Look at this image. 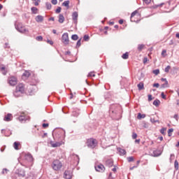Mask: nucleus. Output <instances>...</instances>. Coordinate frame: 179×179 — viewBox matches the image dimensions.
I'll use <instances>...</instances> for the list:
<instances>
[{
  "label": "nucleus",
  "instance_id": "nucleus-31",
  "mask_svg": "<svg viewBox=\"0 0 179 179\" xmlns=\"http://www.w3.org/2000/svg\"><path fill=\"white\" fill-rule=\"evenodd\" d=\"M153 105L155 106V107H159V106L160 105V100L159 99H155L153 101Z\"/></svg>",
  "mask_w": 179,
  "mask_h": 179
},
{
  "label": "nucleus",
  "instance_id": "nucleus-7",
  "mask_svg": "<svg viewBox=\"0 0 179 179\" xmlns=\"http://www.w3.org/2000/svg\"><path fill=\"white\" fill-rule=\"evenodd\" d=\"M87 145L91 149H94L97 146V140L94 138H90L87 141Z\"/></svg>",
  "mask_w": 179,
  "mask_h": 179
},
{
  "label": "nucleus",
  "instance_id": "nucleus-2",
  "mask_svg": "<svg viewBox=\"0 0 179 179\" xmlns=\"http://www.w3.org/2000/svg\"><path fill=\"white\" fill-rule=\"evenodd\" d=\"M22 160L23 162H21L20 164L26 168L30 167V166H33V162H34L33 155H31L30 153L25 154L22 158Z\"/></svg>",
  "mask_w": 179,
  "mask_h": 179
},
{
  "label": "nucleus",
  "instance_id": "nucleus-6",
  "mask_svg": "<svg viewBox=\"0 0 179 179\" xmlns=\"http://www.w3.org/2000/svg\"><path fill=\"white\" fill-rule=\"evenodd\" d=\"M52 168L55 171H59L62 169V162L59 159H55L52 163Z\"/></svg>",
  "mask_w": 179,
  "mask_h": 179
},
{
  "label": "nucleus",
  "instance_id": "nucleus-35",
  "mask_svg": "<svg viewBox=\"0 0 179 179\" xmlns=\"http://www.w3.org/2000/svg\"><path fill=\"white\" fill-rule=\"evenodd\" d=\"M161 87H162L163 89H164L166 87H169V81L166 80V83L162 84L161 85Z\"/></svg>",
  "mask_w": 179,
  "mask_h": 179
},
{
  "label": "nucleus",
  "instance_id": "nucleus-40",
  "mask_svg": "<svg viewBox=\"0 0 179 179\" xmlns=\"http://www.w3.org/2000/svg\"><path fill=\"white\" fill-rule=\"evenodd\" d=\"M84 41H89V40H90V36H89V35H85L84 37Z\"/></svg>",
  "mask_w": 179,
  "mask_h": 179
},
{
  "label": "nucleus",
  "instance_id": "nucleus-19",
  "mask_svg": "<svg viewBox=\"0 0 179 179\" xmlns=\"http://www.w3.org/2000/svg\"><path fill=\"white\" fill-rule=\"evenodd\" d=\"M78 12L75 11L73 13L72 17H73V20H74L76 24L78 23Z\"/></svg>",
  "mask_w": 179,
  "mask_h": 179
},
{
  "label": "nucleus",
  "instance_id": "nucleus-41",
  "mask_svg": "<svg viewBox=\"0 0 179 179\" xmlns=\"http://www.w3.org/2000/svg\"><path fill=\"white\" fill-rule=\"evenodd\" d=\"M110 96H111V95L110 94V92H106V93L104 94V98L106 99V100H107V99H110Z\"/></svg>",
  "mask_w": 179,
  "mask_h": 179
},
{
  "label": "nucleus",
  "instance_id": "nucleus-53",
  "mask_svg": "<svg viewBox=\"0 0 179 179\" xmlns=\"http://www.w3.org/2000/svg\"><path fill=\"white\" fill-rule=\"evenodd\" d=\"M47 43L48 44H50V45H54V42L50 39L47 40Z\"/></svg>",
  "mask_w": 179,
  "mask_h": 179
},
{
  "label": "nucleus",
  "instance_id": "nucleus-55",
  "mask_svg": "<svg viewBox=\"0 0 179 179\" xmlns=\"http://www.w3.org/2000/svg\"><path fill=\"white\" fill-rule=\"evenodd\" d=\"M144 3H146V5H149L150 2H152V0H143Z\"/></svg>",
  "mask_w": 179,
  "mask_h": 179
},
{
  "label": "nucleus",
  "instance_id": "nucleus-12",
  "mask_svg": "<svg viewBox=\"0 0 179 179\" xmlns=\"http://www.w3.org/2000/svg\"><path fill=\"white\" fill-rule=\"evenodd\" d=\"M8 83L10 86H15L17 84V79L15 77H10L8 78Z\"/></svg>",
  "mask_w": 179,
  "mask_h": 179
},
{
  "label": "nucleus",
  "instance_id": "nucleus-33",
  "mask_svg": "<svg viewBox=\"0 0 179 179\" xmlns=\"http://www.w3.org/2000/svg\"><path fill=\"white\" fill-rule=\"evenodd\" d=\"M146 117V115L145 114H141V113H139L137 115V118L138 120H142V118H145Z\"/></svg>",
  "mask_w": 179,
  "mask_h": 179
},
{
  "label": "nucleus",
  "instance_id": "nucleus-3",
  "mask_svg": "<svg viewBox=\"0 0 179 179\" xmlns=\"http://www.w3.org/2000/svg\"><path fill=\"white\" fill-rule=\"evenodd\" d=\"M52 136L55 141H64V139H65V130L58 129L52 134Z\"/></svg>",
  "mask_w": 179,
  "mask_h": 179
},
{
  "label": "nucleus",
  "instance_id": "nucleus-28",
  "mask_svg": "<svg viewBox=\"0 0 179 179\" xmlns=\"http://www.w3.org/2000/svg\"><path fill=\"white\" fill-rule=\"evenodd\" d=\"M143 48H145V45L143 44H139L138 45V48L137 50L139 52H141V51H142L143 50Z\"/></svg>",
  "mask_w": 179,
  "mask_h": 179
},
{
  "label": "nucleus",
  "instance_id": "nucleus-47",
  "mask_svg": "<svg viewBox=\"0 0 179 179\" xmlns=\"http://www.w3.org/2000/svg\"><path fill=\"white\" fill-rule=\"evenodd\" d=\"M62 9V8L61 7H57V8L55 10V13H61V10Z\"/></svg>",
  "mask_w": 179,
  "mask_h": 179
},
{
  "label": "nucleus",
  "instance_id": "nucleus-39",
  "mask_svg": "<svg viewBox=\"0 0 179 179\" xmlns=\"http://www.w3.org/2000/svg\"><path fill=\"white\" fill-rule=\"evenodd\" d=\"M87 76H88V78H92V77L94 78V76H96V74H94V71H92V72L88 73Z\"/></svg>",
  "mask_w": 179,
  "mask_h": 179
},
{
  "label": "nucleus",
  "instance_id": "nucleus-8",
  "mask_svg": "<svg viewBox=\"0 0 179 179\" xmlns=\"http://www.w3.org/2000/svg\"><path fill=\"white\" fill-rule=\"evenodd\" d=\"M15 29L16 30H17V31L22 33V34H24V33H29V29L22 26V24H18L17 25H15Z\"/></svg>",
  "mask_w": 179,
  "mask_h": 179
},
{
  "label": "nucleus",
  "instance_id": "nucleus-17",
  "mask_svg": "<svg viewBox=\"0 0 179 179\" xmlns=\"http://www.w3.org/2000/svg\"><path fill=\"white\" fill-rule=\"evenodd\" d=\"M3 120L6 122H9V121H12V114L8 113L3 118Z\"/></svg>",
  "mask_w": 179,
  "mask_h": 179
},
{
  "label": "nucleus",
  "instance_id": "nucleus-56",
  "mask_svg": "<svg viewBox=\"0 0 179 179\" xmlns=\"http://www.w3.org/2000/svg\"><path fill=\"white\" fill-rule=\"evenodd\" d=\"M132 138L133 139H136V138H138V134H136V133H133Z\"/></svg>",
  "mask_w": 179,
  "mask_h": 179
},
{
  "label": "nucleus",
  "instance_id": "nucleus-49",
  "mask_svg": "<svg viewBox=\"0 0 179 179\" xmlns=\"http://www.w3.org/2000/svg\"><path fill=\"white\" fill-rule=\"evenodd\" d=\"M171 69V66H167L166 68H165V72L169 73L170 72V69Z\"/></svg>",
  "mask_w": 179,
  "mask_h": 179
},
{
  "label": "nucleus",
  "instance_id": "nucleus-34",
  "mask_svg": "<svg viewBox=\"0 0 179 179\" xmlns=\"http://www.w3.org/2000/svg\"><path fill=\"white\" fill-rule=\"evenodd\" d=\"M79 38V36L78 34H73L71 36V39L73 40L74 41H76Z\"/></svg>",
  "mask_w": 179,
  "mask_h": 179
},
{
  "label": "nucleus",
  "instance_id": "nucleus-29",
  "mask_svg": "<svg viewBox=\"0 0 179 179\" xmlns=\"http://www.w3.org/2000/svg\"><path fill=\"white\" fill-rule=\"evenodd\" d=\"M62 6H66L67 9H69V0L65 1L62 3Z\"/></svg>",
  "mask_w": 179,
  "mask_h": 179
},
{
  "label": "nucleus",
  "instance_id": "nucleus-51",
  "mask_svg": "<svg viewBox=\"0 0 179 179\" xmlns=\"http://www.w3.org/2000/svg\"><path fill=\"white\" fill-rule=\"evenodd\" d=\"M127 160H128L129 163H131V162H134V157H127Z\"/></svg>",
  "mask_w": 179,
  "mask_h": 179
},
{
  "label": "nucleus",
  "instance_id": "nucleus-24",
  "mask_svg": "<svg viewBox=\"0 0 179 179\" xmlns=\"http://www.w3.org/2000/svg\"><path fill=\"white\" fill-rule=\"evenodd\" d=\"M138 90H143L145 89V85L143 83L141 82L137 85Z\"/></svg>",
  "mask_w": 179,
  "mask_h": 179
},
{
  "label": "nucleus",
  "instance_id": "nucleus-4",
  "mask_svg": "<svg viewBox=\"0 0 179 179\" xmlns=\"http://www.w3.org/2000/svg\"><path fill=\"white\" fill-rule=\"evenodd\" d=\"M24 93V87H23V84H20L16 86L15 90L13 92V96L15 97H20Z\"/></svg>",
  "mask_w": 179,
  "mask_h": 179
},
{
  "label": "nucleus",
  "instance_id": "nucleus-9",
  "mask_svg": "<svg viewBox=\"0 0 179 179\" xmlns=\"http://www.w3.org/2000/svg\"><path fill=\"white\" fill-rule=\"evenodd\" d=\"M62 38V43H64L66 45H67V44H69V36L68 33L63 34Z\"/></svg>",
  "mask_w": 179,
  "mask_h": 179
},
{
  "label": "nucleus",
  "instance_id": "nucleus-16",
  "mask_svg": "<svg viewBox=\"0 0 179 179\" xmlns=\"http://www.w3.org/2000/svg\"><path fill=\"white\" fill-rule=\"evenodd\" d=\"M1 134L4 135V136H10L12 134V132H10V130H5V129H1Z\"/></svg>",
  "mask_w": 179,
  "mask_h": 179
},
{
  "label": "nucleus",
  "instance_id": "nucleus-27",
  "mask_svg": "<svg viewBox=\"0 0 179 179\" xmlns=\"http://www.w3.org/2000/svg\"><path fill=\"white\" fill-rule=\"evenodd\" d=\"M50 145H52V148H58L61 145L59 142H57L55 143H52V141H50Z\"/></svg>",
  "mask_w": 179,
  "mask_h": 179
},
{
  "label": "nucleus",
  "instance_id": "nucleus-26",
  "mask_svg": "<svg viewBox=\"0 0 179 179\" xmlns=\"http://www.w3.org/2000/svg\"><path fill=\"white\" fill-rule=\"evenodd\" d=\"M50 145H52V148H58L61 145L59 142H57L55 143H52V141H50Z\"/></svg>",
  "mask_w": 179,
  "mask_h": 179
},
{
  "label": "nucleus",
  "instance_id": "nucleus-57",
  "mask_svg": "<svg viewBox=\"0 0 179 179\" xmlns=\"http://www.w3.org/2000/svg\"><path fill=\"white\" fill-rule=\"evenodd\" d=\"M52 5H57V3H58V1L57 0H52L51 1Z\"/></svg>",
  "mask_w": 179,
  "mask_h": 179
},
{
  "label": "nucleus",
  "instance_id": "nucleus-14",
  "mask_svg": "<svg viewBox=\"0 0 179 179\" xmlns=\"http://www.w3.org/2000/svg\"><path fill=\"white\" fill-rule=\"evenodd\" d=\"M106 166L108 167H113V166H114V161L111 159L106 160Z\"/></svg>",
  "mask_w": 179,
  "mask_h": 179
},
{
  "label": "nucleus",
  "instance_id": "nucleus-23",
  "mask_svg": "<svg viewBox=\"0 0 179 179\" xmlns=\"http://www.w3.org/2000/svg\"><path fill=\"white\" fill-rule=\"evenodd\" d=\"M59 23H64L65 22V17H64V15L59 14Z\"/></svg>",
  "mask_w": 179,
  "mask_h": 179
},
{
  "label": "nucleus",
  "instance_id": "nucleus-21",
  "mask_svg": "<svg viewBox=\"0 0 179 179\" xmlns=\"http://www.w3.org/2000/svg\"><path fill=\"white\" fill-rule=\"evenodd\" d=\"M80 114V110L79 109H74L72 112L73 117H78Z\"/></svg>",
  "mask_w": 179,
  "mask_h": 179
},
{
  "label": "nucleus",
  "instance_id": "nucleus-42",
  "mask_svg": "<svg viewBox=\"0 0 179 179\" xmlns=\"http://www.w3.org/2000/svg\"><path fill=\"white\" fill-rule=\"evenodd\" d=\"M171 132H174V129L171 128L168 130V136H171Z\"/></svg>",
  "mask_w": 179,
  "mask_h": 179
},
{
  "label": "nucleus",
  "instance_id": "nucleus-20",
  "mask_svg": "<svg viewBox=\"0 0 179 179\" xmlns=\"http://www.w3.org/2000/svg\"><path fill=\"white\" fill-rule=\"evenodd\" d=\"M35 20L37 22V23H41V22L44 20V17H43V15H37L35 18Z\"/></svg>",
  "mask_w": 179,
  "mask_h": 179
},
{
  "label": "nucleus",
  "instance_id": "nucleus-48",
  "mask_svg": "<svg viewBox=\"0 0 179 179\" xmlns=\"http://www.w3.org/2000/svg\"><path fill=\"white\" fill-rule=\"evenodd\" d=\"M81 40L79 39L78 41H77V43H76V48H79V47H80L81 45V43H80Z\"/></svg>",
  "mask_w": 179,
  "mask_h": 179
},
{
  "label": "nucleus",
  "instance_id": "nucleus-59",
  "mask_svg": "<svg viewBox=\"0 0 179 179\" xmlns=\"http://www.w3.org/2000/svg\"><path fill=\"white\" fill-rule=\"evenodd\" d=\"M150 121H151V122H152V124H155V122H159V120H155L153 119V118H151V119H150Z\"/></svg>",
  "mask_w": 179,
  "mask_h": 179
},
{
  "label": "nucleus",
  "instance_id": "nucleus-13",
  "mask_svg": "<svg viewBox=\"0 0 179 179\" xmlns=\"http://www.w3.org/2000/svg\"><path fill=\"white\" fill-rule=\"evenodd\" d=\"M162 153H163V152L162 150H155L152 152V156H153V157H159V156H162Z\"/></svg>",
  "mask_w": 179,
  "mask_h": 179
},
{
  "label": "nucleus",
  "instance_id": "nucleus-54",
  "mask_svg": "<svg viewBox=\"0 0 179 179\" xmlns=\"http://www.w3.org/2000/svg\"><path fill=\"white\" fill-rule=\"evenodd\" d=\"M174 157H175L174 154H171L169 159L170 162H173V160H174Z\"/></svg>",
  "mask_w": 179,
  "mask_h": 179
},
{
  "label": "nucleus",
  "instance_id": "nucleus-1",
  "mask_svg": "<svg viewBox=\"0 0 179 179\" xmlns=\"http://www.w3.org/2000/svg\"><path fill=\"white\" fill-rule=\"evenodd\" d=\"M109 115L113 120L120 119V107L118 105H111L109 108Z\"/></svg>",
  "mask_w": 179,
  "mask_h": 179
},
{
  "label": "nucleus",
  "instance_id": "nucleus-43",
  "mask_svg": "<svg viewBox=\"0 0 179 179\" xmlns=\"http://www.w3.org/2000/svg\"><path fill=\"white\" fill-rule=\"evenodd\" d=\"M22 76H25V78H29V76H30V73L29 71H25Z\"/></svg>",
  "mask_w": 179,
  "mask_h": 179
},
{
  "label": "nucleus",
  "instance_id": "nucleus-11",
  "mask_svg": "<svg viewBox=\"0 0 179 179\" xmlns=\"http://www.w3.org/2000/svg\"><path fill=\"white\" fill-rule=\"evenodd\" d=\"M95 170L99 173H104L106 168L104 167V165L100 164L99 165L95 166Z\"/></svg>",
  "mask_w": 179,
  "mask_h": 179
},
{
  "label": "nucleus",
  "instance_id": "nucleus-36",
  "mask_svg": "<svg viewBox=\"0 0 179 179\" xmlns=\"http://www.w3.org/2000/svg\"><path fill=\"white\" fill-rule=\"evenodd\" d=\"M165 131H167V128L166 127H162L161 129H160V132L162 135H166V132H164Z\"/></svg>",
  "mask_w": 179,
  "mask_h": 179
},
{
  "label": "nucleus",
  "instance_id": "nucleus-32",
  "mask_svg": "<svg viewBox=\"0 0 179 179\" xmlns=\"http://www.w3.org/2000/svg\"><path fill=\"white\" fill-rule=\"evenodd\" d=\"M129 57V53H128V52H125L122 55V58L123 59H128Z\"/></svg>",
  "mask_w": 179,
  "mask_h": 179
},
{
  "label": "nucleus",
  "instance_id": "nucleus-5",
  "mask_svg": "<svg viewBox=\"0 0 179 179\" xmlns=\"http://www.w3.org/2000/svg\"><path fill=\"white\" fill-rule=\"evenodd\" d=\"M26 176V171L23 170L22 168H19L16 169L14 176H13V179H20Z\"/></svg>",
  "mask_w": 179,
  "mask_h": 179
},
{
  "label": "nucleus",
  "instance_id": "nucleus-50",
  "mask_svg": "<svg viewBox=\"0 0 179 179\" xmlns=\"http://www.w3.org/2000/svg\"><path fill=\"white\" fill-rule=\"evenodd\" d=\"M36 40H37V41H43V36H38L36 38Z\"/></svg>",
  "mask_w": 179,
  "mask_h": 179
},
{
  "label": "nucleus",
  "instance_id": "nucleus-46",
  "mask_svg": "<svg viewBox=\"0 0 179 179\" xmlns=\"http://www.w3.org/2000/svg\"><path fill=\"white\" fill-rule=\"evenodd\" d=\"M174 166H175L176 170H178V161L175 160Z\"/></svg>",
  "mask_w": 179,
  "mask_h": 179
},
{
  "label": "nucleus",
  "instance_id": "nucleus-38",
  "mask_svg": "<svg viewBox=\"0 0 179 179\" xmlns=\"http://www.w3.org/2000/svg\"><path fill=\"white\" fill-rule=\"evenodd\" d=\"M136 13H138V10H135L131 14V22H134V20H132V17H134Z\"/></svg>",
  "mask_w": 179,
  "mask_h": 179
},
{
  "label": "nucleus",
  "instance_id": "nucleus-37",
  "mask_svg": "<svg viewBox=\"0 0 179 179\" xmlns=\"http://www.w3.org/2000/svg\"><path fill=\"white\" fill-rule=\"evenodd\" d=\"M45 6H46L47 9H48V10H50V9H51V8H52L51 3L47 2V3H45Z\"/></svg>",
  "mask_w": 179,
  "mask_h": 179
},
{
  "label": "nucleus",
  "instance_id": "nucleus-63",
  "mask_svg": "<svg viewBox=\"0 0 179 179\" xmlns=\"http://www.w3.org/2000/svg\"><path fill=\"white\" fill-rule=\"evenodd\" d=\"M148 62V57H144L143 64H146Z\"/></svg>",
  "mask_w": 179,
  "mask_h": 179
},
{
  "label": "nucleus",
  "instance_id": "nucleus-22",
  "mask_svg": "<svg viewBox=\"0 0 179 179\" xmlns=\"http://www.w3.org/2000/svg\"><path fill=\"white\" fill-rule=\"evenodd\" d=\"M10 171H9V169L4 168L2 169L1 172L0 173V174L1 176H6L7 174H9Z\"/></svg>",
  "mask_w": 179,
  "mask_h": 179
},
{
  "label": "nucleus",
  "instance_id": "nucleus-58",
  "mask_svg": "<svg viewBox=\"0 0 179 179\" xmlns=\"http://www.w3.org/2000/svg\"><path fill=\"white\" fill-rule=\"evenodd\" d=\"M48 123H43V124H42V127H43V128H47V127H48Z\"/></svg>",
  "mask_w": 179,
  "mask_h": 179
},
{
  "label": "nucleus",
  "instance_id": "nucleus-45",
  "mask_svg": "<svg viewBox=\"0 0 179 179\" xmlns=\"http://www.w3.org/2000/svg\"><path fill=\"white\" fill-rule=\"evenodd\" d=\"M62 112L64 113V114H68V107H64L62 108Z\"/></svg>",
  "mask_w": 179,
  "mask_h": 179
},
{
  "label": "nucleus",
  "instance_id": "nucleus-62",
  "mask_svg": "<svg viewBox=\"0 0 179 179\" xmlns=\"http://www.w3.org/2000/svg\"><path fill=\"white\" fill-rule=\"evenodd\" d=\"M152 95L149 94L148 95V101H152Z\"/></svg>",
  "mask_w": 179,
  "mask_h": 179
},
{
  "label": "nucleus",
  "instance_id": "nucleus-30",
  "mask_svg": "<svg viewBox=\"0 0 179 179\" xmlns=\"http://www.w3.org/2000/svg\"><path fill=\"white\" fill-rule=\"evenodd\" d=\"M31 10L34 15H37L38 9L36 7H31Z\"/></svg>",
  "mask_w": 179,
  "mask_h": 179
},
{
  "label": "nucleus",
  "instance_id": "nucleus-25",
  "mask_svg": "<svg viewBox=\"0 0 179 179\" xmlns=\"http://www.w3.org/2000/svg\"><path fill=\"white\" fill-rule=\"evenodd\" d=\"M20 145V143L15 141L13 143V148L15 150H19V146Z\"/></svg>",
  "mask_w": 179,
  "mask_h": 179
},
{
  "label": "nucleus",
  "instance_id": "nucleus-61",
  "mask_svg": "<svg viewBox=\"0 0 179 179\" xmlns=\"http://www.w3.org/2000/svg\"><path fill=\"white\" fill-rule=\"evenodd\" d=\"M160 85L159 83H154L153 84V87H159Z\"/></svg>",
  "mask_w": 179,
  "mask_h": 179
},
{
  "label": "nucleus",
  "instance_id": "nucleus-44",
  "mask_svg": "<svg viewBox=\"0 0 179 179\" xmlns=\"http://www.w3.org/2000/svg\"><path fill=\"white\" fill-rule=\"evenodd\" d=\"M152 73H154L155 75H159L160 73V70L159 69L153 70Z\"/></svg>",
  "mask_w": 179,
  "mask_h": 179
},
{
  "label": "nucleus",
  "instance_id": "nucleus-60",
  "mask_svg": "<svg viewBox=\"0 0 179 179\" xmlns=\"http://www.w3.org/2000/svg\"><path fill=\"white\" fill-rule=\"evenodd\" d=\"M173 118L176 120L178 121V114H175L173 116Z\"/></svg>",
  "mask_w": 179,
  "mask_h": 179
},
{
  "label": "nucleus",
  "instance_id": "nucleus-64",
  "mask_svg": "<svg viewBox=\"0 0 179 179\" xmlns=\"http://www.w3.org/2000/svg\"><path fill=\"white\" fill-rule=\"evenodd\" d=\"M27 179H34V178H33V176H29L28 177H27Z\"/></svg>",
  "mask_w": 179,
  "mask_h": 179
},
{
  "label": "nucleus",
  "instance_id": "nucleus-52",
  "mask_svg": "<svg viewBox=\"0 0 179 179\" xmlns=\"http://www.w3.org/2000/svg\"><path fill=\"white\" fill-rule=\"evenodd\" d=\"M161 97L162 99H164V100H166V99H167V97L166 96V94H164V92L161 93Z\"/></svg>",
  "mask_w": 179,
  "mask_h": 179
},
{
  "label": "nucleus",
  "instance_id": "nucleus-15",
  "mask_svg": "<svg viewBox=\"0 0 179 179\" xmlns=\"http://www.w3.org/2000/svg\"><path fill=\"white\" fill-rule=\"evenodd\" d=\"M117 152H119L120 156H125V155H127V151L125 150V149L117 148Z\"/></svg>",
  "mask_w": 179,
  "mask_h": 179
},
{
  "label": "nucleus",
  "instance_id": "nucleus-10",
  "mask_svg": "<svg viewBox=\"0 0 179 179\" xmlns=\"http://www.w3.org/2000/svg\"><path fill=\"white\" fill-rule=\"evenodd\" d=\"M73 176V171L72 170H66L64 171V178L66 179H71Z\"/></svg>",
  "mask_w": 179,
  "mask_h": 179
},
{
  "label": "nucleus",
  "instance_id": "nucleus-18",
  "mask_svg": "<svg viewBox=\"0 0 179 179\" xmlns=\"http://www.w3.org/2000/svg\"><path fill=\"white\" fill-rule=\"evenodd\" d=\"M18 120L20 122H26V116L24 115V113H22L18 117Z\"/></svg>",
  "mask_w": 179,
  "mask_h": 179
}]
</instances>
